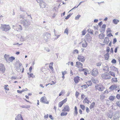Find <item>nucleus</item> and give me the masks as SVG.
Instances as JSON below:
<instances>
[{"label":"nucleus","mask_w":120,"mask_h":120,"mask_svg":"<svg viewBox=\"0 0 120 120\" xmlns=\"http://www.w3.org/2000/svg\"><path fill=\"white\" fill-rule=\"evenodd\" d=\"M101 65V63H98L97 64V66H99Z\"/></svg>","instance_id":"64"},{"label":"nucleus","mask_w":120,"mask_h":120,"mask_svg":"<svg viewBox=\"0 0 120 120\" xmlns=\"http://www.w3.org/2000/svg\"><path fill=\"white\" fill-rule=\"evenodd\" d=\"M70 15H68L65 18V19H68L70 17Z\"/></svg>","instance_id":"60"},{"label":"nucleus","mask_w":120,"mask_h":120,"mask_svg":"<svg viewBox=\"0 0 120 120\" xmlns=\"http://www.w3.org/2000/svg\"><path fill=\"white\" fill-rule=\"evenodd\" d=\"M111 31V30L110 28H108L106 30V32L107 33L110 32Z\"/></svg>","instance_id":"44"},{"label":"nucleus","mask_w":120,"mask_h":120,"mask_svg":"<svg viewBox=\"0 0 120 120\" xmlns=\"http://www.w3.org/2000/svg\"><path fill=\"white\" fill-rule=\"evenodd\" d=\"M21 107L22 108H28L30 107V105H22L21 106Z\"/></svg>","instance_id":"33"},{"label":"nucleus","mask_w":120,"mask_h":120,"mask_svg":"<svg viewBox=\"0 0 120 120\" xmlns=\"http://www.w3.org/2000/svg\"><path fill=\"white\" fill-rule=\"evenodd\" d=\"M15 59V58L13 56L9 57L8 59V60L10 62H11Z\"/></svg>","instance_id":"29"},{"label":"nucleus","mask_w":120,"mask_h":120,"mask_svg":"<svg viewBox=\"0 0 120 120\" xmlns=\"http://www.w3.org/2000/svg\"><path fill=\"white\" fill-rule=\"evenodd\" d=\"M78 113L77 109L76 106H75L74 107V110L73 113V114L74 116H76Z\"/></svg>","instance_id":"16"},{"label":"nucleus","mask_w":120,"mask_h":120,"mask_svg":"<svg viewBox=\"0 0 120 120\" xmlns=\"http://www.w3.org/2000/svg\"><path fill=\"white\" fill-rule=\"evenodd\" d=\"M76 66L79 68V70L81 71L83 70L82 68L83 64L79 62H77L76 63Z\"/></svg>","instance_id":"4"},{"label":"nucleus","mask_w":120,"mask_h":120,"mask_svg":"<svg viewBox=\"0 0 120 120\" xmlns=\"http://www.w3.org/2000/svg\"><path fill=\"white\" fill-rule=\"evenodd\" d=\"M74 54H78L79 53L78 50L77 49H75L72 52Z\"/></svg>","instance_id":"35"},{"label":"nucleus","mask_w":120,"mask_h":120,"mask_svg":"<svg viewBox=\"0 0 120 120\" xmlns=\"http://www.w3.org/2000/svg\"><path fill=\"white\" fill-rule=\"evenodd\" d=\"M82 43V46L83 47H86L87 45V43L85 40H83L81 42Z\"/></svg>","instance_id":"15"},{"label":"nucleus","mask_w":120,"mask_h":120,"mask_svg":"<svg viewBox=\"0 0 120 120\" xmlns=\"http://www.w3.org/2000/svg\"><path fill=\"white\" fill-rule=\"evenodd\" d=\"M86 83L88 86H91L92 84V82L90 80L88 81Z\"/></svg>","instance_id":"28"},{"label":"nucleus","mask_w":120,"mask_h":120,"mask_svg":"<svg viewBox=\"0 0 120 120\" xmlns=\"http://www.w3.org/2000/svg\"><path fill=\"white\" fill-rule=\"evenodd\" d=\"M48 114H47L46 115H45L44 116V117L45 119L47 118H48Z\"/></svg>","instance_id":"56"},{"label":"nucleus","mask_w":120,"mask_h":120,"mask_svg":"<svg viewBox=\"0 0 120 120\" xmlns=\"http://www.w3.org/2000/svg\"><path fill=\"white\" fill-rule=\"evenodd\" d=\"M107 36L109 37H110L111 36H112L113 35L111 33H110L107 35Z\"/></svg>","instance_id":"55"},{"label":"nucleus","mask_w":120,"mask_h":120,"mask_svg":"<svg viewBox=\"0 0 120 120\" xmlns=\"http://www.w3.org/2000/svg\"><path fill=\"white\" fill-rule=\"evenodd\" d=\"M116 104L117 106L120 107V102L117 101L116 102Z\"/></svg>","instance_id":"54"},{"label":"nucleus","mask_w":120,"mask_h":120,"mask_svg":"<svg viewBox=\"0 0 120 120\" xmlns=\"http://www.w3.org/2000/svg\"><path fill=\"white\" fill-rule=\"evenodd\" d=\"M80 80V77L78 76L75 77L74 79V81L76 83H78Z\"/></svg>","instance_id":"14"},{"label":"nucleus","mask_w":120,"mask_h":120,"mask_svg":"<svg viewBox=\"0 0 120 120\" xmlns=\"http://www.w3.org/2000/svg\"><path fill=\"white\" fill-rule=\"evenodd\" d=\"M63 75H64L67 73V71H66L62 72Z\"/></svg>","instance_id":"46"},{"label":"nucleus","mask_w":120,"mask_h":120,"mask_svg":"<svg viewBox=\"0 0 120 120\" xmlns=\"http://www.w3.org/2000/svg\"><path fill=\"white\" fill-rule=\"evenodd\" d=\"M117 87L116 85H113L111 86L109 88V89L110 90V91H112L114 90Z\"/></svg>","instance_id":"13"},{"label":"nucleus","mask_w":120,"mask_h":120,"mask_svg":"<svg viewBox=\"0 0 120 120\" xmlns=\"http://www.w3.org/2000/svg\"><path fill=\"white\" fill-rule=\"evenodd\" d=\"M21 23L24 26L26 27L29 24L30 22L27 20H24L22 21L21 20Z\"/></svg>","instance_id":"8"},{"label":"nucleus","mask_w":120,"mask_h":120,"mask_svg":"<svg viewBox=\"0 0 120 120\" xmlns=\"http://www.w3.org/2000/svg\"><path fill=\"white\" fill-rule=\"evenodd\" d=\"M119 20L116 19H115L113 20V22L115 24H117L118 22H119Z\"/></svg>","instance_id":"26"},{"label":"nucleus","mask_w":120,"mask_h":120,"mask_svg":"<svg viewBox=\"0 0 120 120\" xmlns=\"http://www.w3.org/2000/svg\"><path fill=\"white\" fill-rule=\"evenodd\" d=\"M20 18L23 19L24 18V15H21L20 16Z\"/></svg>","instance_id":"62"},{"label":"nucleus","mask_w":120,"mask_h":120,"mask_svg":"<svg viewBox=\"0 0 120 120\" xmlns=\"http://www.w3.org/2000/svg\"><path fill=\"white\" fill-rule=\"evenodd\" d=\"M95 88L96 90H97L100 91H103L105 88V87L101 84L96 85Z\"/></svg>","instance_id":"1"},{"label":"nucleus","mask_w":120,"mask_h":120,"mask_svg":"<svg viewBox=\"0 0 120 120\" xmlns=\"http://www.w3.org/2000/svg\"><path fill=\"white\" fill-rule=\"evenodd\" d=\"M111 62L113 64H115L116 62V61L115 59H113L112 60Z\"/></svg>","instance_id":"42"},{"label":"nucleus","mask_w":120,"mask_h":120,"mask_svg":"<svg viewBox=\"0 0 120 120\" xmlns=\"http://www.w3.org/2000/svg\"><path fill=\"white\" fill-rule=\"evenodd\" d=\"M105 97V96L104 95H101L100 96L101 98L102 99H104Z\"/></svg>","instance_id":"43"},{"label":"nucleus","mask_w":120,"mask_h":120,"mask_svg":"<svg viewBox=\"0 0 120 120\" xmlns=\"http://www.w3.org/2000/svg\"><path fill=\"white\" fill-rule=\"evenodd\" d=\"M79 94V93L78 91H76L75 93V96L77 98H78Z\"/></svg>","instance_id":"39"},{"label":"nucleus","mask_w":120,"mask_h":120,"mask_svg":"<svg viewBox=\"0 0 120 120\" xmlns=\"http://www.w3.org/2000/svg\"><path fill=\"white\" fill-rule=\"evenodd\" d=\"M28 90V89L27 88H26L25 89H23L22 90V92L25 91H26Z\"/></svg>","instance_id":"59"},{"label":"nucleus","mask_w":120,"mask_h":120,"mask_svg":"<svg viewBox=\"0 0 120 120\" xmlns=\"http://www.w3.org/2000/svg\"><path fill=\"white\" fill-rule=\"evenodd\" d=\"M5 70V68L4 65L2 64H0V71H1L2 73H4Z\"/></svg>","instance_id":"12"},{"label":"nucleus","mask_w":120,"mask_h":120,"mask_svg":"<svg viewBox=\"0 0 120 120\" xmlns=\"http://www.w3.org/2000/svg\"><path fill=\"white\" fill-rule=\"evenodd\" d=\"M98 36L100 39H103L104 38L105 34H100Z\"/></svg>","instance_id":"22"},{"label":"nucleus","mask_w":120,"mask_h":120,"mask_svg":"<svg viewBox=\"0 0 120 120\" xmlns=\"http://www.w3.org/2000/svg\"><path fill=\"white\" fill-rule=\"evenodd\" d=\"M110 70L112 71H114L116 72L117 73H119V71L117 68L115 66H111L110 67Z\"/></svg>","instance_id":"10"},{"label":"nucleus","mask_w":120,"mask_h":120,"mask_svg":"<svg viewBox=\"0 0 120 120\" xmlns=\"http://www.w3.org/2000/svg\"><path fill=\"white\" fill-rule=\"evenodd\" d=\"M0 28L3 31L5 32L8 31L10 29V27L9 25H3Z\"/></svg>","instance_id":"2"},{"label":"nucleus","mask_w":120,"mask_h":120,"mask_svg":"<svg viewBox=\"0 0 120 120\" xmlns=\"http://www.w3.org/2000/svg\"><path fill=\"white\" fill-rule=\"evenodd\" d=\"M106 26V25L105 24H103L102 25V28L103 29V31H104L105 30V29Z\"/></svg>","instance_id":"38"},{"label":"nucleus","mask_w":120,"mask_h":120,"mask_svg":"<svg viewBox=\"0 0 120 120\" xmlns=\"http://www.w3.org/2000/svg\"><path fill=\"white\" fill-rule=\"evenodd\" d=\"M67 98H66L62 101L58 103V106L59 108H61L63 105L67 101Z\"/></svg>","instance_id":"6"},{"label":"nucleus","mask_w":120,"mask_h":120,"mask_svg":"<svg viewBox=\"0 0 120 120\" xmlns=\"http://www.w3.org/2000/svg\"><path fill=\"white\" fill-rule=\"evenodd\" d=\"M109 54L108 53H107L104 56L105 59L106 60H108L109 58Z\"/></svg>","instance_id":"23"},{"label":"nucleus","mask_w":120,"mask_h":120,"mask_svg":"<svg viewBox=\"0 0 120 120\" xmlns=\"http://www.w3.org/2000/svg\"><path fill=\"white\" fill-rule=\"evenodd\" d=\"M86 33V30H84L82 31V35H85Z\"/></svg>","instance_id":"40"},{"label":"nucleus","mask_w":120,"mask_h":120,"mask_svg":"<svg viewBox=\"0 0 120 120\" xmlns=\"http://www.w3.org/2000/svg\"><path fill=\"white\" fill-rule=\"evenodd\" d=\"M95 103L94 102H92L90 105V109H92V108H94L95 105Z\"/></svg>","instance_id":"32"},{"label":"nucleus","mask_w":120,"mask_h":120,"mask_svg":"<svg viewBox=\"0 0 120 120\" xmlns=\"http://www.w3.org/2000/svg\"><path fill=\"white\" fill-rule=\"evenodd\" d=\"M83 103H86L88 104L89 102V101L88 99L86 97L83 101Z\"/></svg>","instance_id":"25"},{"label":"nucleus","mask_w":120,"mask_h":120,"mask_svg":"<svg viewBox=\"0 0 120 120\" xmlns=\"http://www.w3.org/2000/svg\"><path fill=\"white\" fill-rule=\"evenodd\" d=\"M80 106L81 109L83 110H84L85 109V107L84 105L80 104Z\"/></svg>","instance_id":"34"},{"label":"nucleus","mask_w":120,"mask_h":120,"mask_svg":"<svg viewBox=\"0 0 120 120\" xmlns=\"http://www.w3.org/2000/svg\"><path fill=\"white\" fill-rule=\"evenodd\" d=\"M79 112L80 114H82V111L81 109H80L79 110Z\"/></svg>","instance_id":"58"},{"label":"nucleus","mask_w":120,"mask_h":120,"mask_svg":"<svg viewBox=\"0 0 120 120\" xmlns=\"http://www.w3.org/2000/svg\"><path fill=\"white\" fill-rule=\"evenodd\" d=\"M109 38L108 37H105V38L104 43H105L108 44L109 43Z\"/></svg>","instance_id":"17"},{"label":"nucleus","mask_w":120,"mask_h":120,"mask_svg":"<svg viewBox=\"0 0 120 120\" xmlns=\"http://www.w3.org/2000/svg\"><path fill=\"white\" fill-rule=\"evenodd\" d=\"M40 101L44 103L48 104L49 103V101H48L47 99L45 97H42L40 99Z\"/></svg>","instance_id":"5"},{"label":"nucleus","mask_w":120,"mask_h":120,"mask_svg":"<svg viewBox=\"0 0 120 120\" xmlns=\"http://www.w3.org/2000/svg\"><path fill=\"white\" fill-rule=\"evenodd\" d=\"M116 38H114L113 40V44H114L116 42Z\"/></svg>","instance_id":"51"},{"label":"nucleus","mask_w":120,"mask_h":120,"mask_svg":"<svg viewBox=\"0 0 120 120\" xmlns=\"http://www.w3.org/2000/svg\"><path fill=\"white\" fill-rule=\"evenodd\" d=\"M115 96H110L109 98V99L111 101H112L115 99Z\"/></svg>","instance_id":"19"},{"label":"nucleus","mask_w":120,"mask_h":120,"mask_svg":"<svg viewBox=\"0 0 120 120\" xmlns=\"http://www.w3.org/2000/svg\"><path fill=\"white\" fill-rule=\"evenodd\" d=\"M98 70L96 68L94 69L92 71L91 75L93 76H95L98 75Z\"/></svg>","instance_id":"9"},{"label":"nucleus","mask_w":120,"mask_h":120,"mask_svg":"<svg viewBox=\"0 0 120 120\" xmlns=\"http://www.w3.org/2000/svg\"><path fill=\"white\" fill-rule=\"evenodd\" d=\"M68 29L67 28H66L64 31V33H66L68 34Z\"/></svg>","instance_id":"48"},{"label":"nucleus","mask_w":120,"mask_h":120,"mask_svg":"<svg viewBox=\"0 0 120 120\" xmlns=\"http://www.w3.org/2000/svg\"><path fill=\"white\" fill-rule=\"evenodd\" d=\"M101 77L103 79H111V77L109 75V73L107 72L102 74Z\"/></svg>","instance_id":"3"},{"label":"nucleus","mask_w":120,"mask_h":120,"mask_svg":"<svg viewBox=\"0 0 120 120\" xmlns=\"http://www.w3.org/2000/svg\"><path fill=\"white\" fill-rule=\"evenodd\" d=\"M17 92L19 93H22V90H17Z\"/></svg>","instance_id":"63"},{"label":"nucleus","mask_w":120,"mask_h":120,"mask_svg":"<svg viewBox=\"0 0 120 120\" xmlns=\"http://www.w3.org/2000/svg\"><path fill=\"white\" fill-rule=\"evenodd\" d=\"M86 112L88 113H89L90 112V110L88 107H86Z\"/></svg>","instance_id":"49"},{"label":"nucleus","mask_w":120,"mask_h":120,"mask_svg":"<svg viewBox=\"0 0 120 120\" xmlns=\"http://www.w3.org/2000/svg\"><path fill=\"white\" fill-rule=\"evenodd\" d=\"M4 57L5 58H8L9 57V55H7L6 54H5L4 55Z\"/></svg>","instance_id":"52"},{"label":"nucleus","mask_w":120,"mask_h":120,"mask_svg":"<svg viewBox=\"0 0 120 120\" xmlns=\"http://www.w3.org/2000/svg\"><path fill=\"white\" fill-rule=\"evenodd\" d=\"M106 50V52H107V53H109V52L110 50V48L109 47H107V48Z\"/></svg>","instance_id":"47"},{"label":"nucleus","mask_w":120,"mask_h":120,"mask_svg":"<svg viewBox=\"0 0 120 120\" xmlns=\"http://www.w3.org/2000/svg\"><path fill=\"white\" fill-rule=\"evenodd\" d=\"M65 112H62L60 113V116H66L68 114V113Z\"/></svg>","instance_id":"24"},{"label":"nucleus","mask_w":120,"mask_h":120,"mask_svg":"<svg viewBox=\"0 0 120 120\" xmlns=\"http://www.w3.org/2000/svg\"><path fill=\"white\" fill-rule=\"evenodd\" d=\"M17 117L18 120H23L22 118L20 115L17 116Z\"/></svg>","instance_id":"31"},{"label":"nucleus","mask_w":120,"mask_h":120,"mask_svg":"<svg viewBox=\"0 0 120 120\" xmlns=\"http://www.w3.org/2000/svg\"><path fill=\"white\" fill-rule=\"evenodd\" d=\"M40 5L41 8H45V3H41L40 4Z\"/></svg>","instance_id":"27"},{"label":"nucleus","mask_w":120,"mask_h":120,"mask_svg":"<svg viewBox=\"0 0 120 120\" xmlns=\"http://www.w3.org/2000/svg\"><path fill=\"white\" fill-rule=\"evenodd\" d=\"M103 70L105 71H108L109 70V68L108 66H105L104 67Z\"/></svg>","instance_id":"41"},{"label":"nucleus","mask_w":120,"mask_h":120,"mask_svg":"<svg viewBox=\"0 0 120 120\" xmlns=\"http://www.w3.org/2000/svg\"><path fill=\"white\" fill-rule=\"evenodd\" d=\"M81 15H77L75 17V19L76 20H78L79 18L81 17Z\"/></svg>","instance_id":"37"},{"label":"nucleus","mask_w":120,"mask_h":120,"mask_svg":"<svg viewBox=\"0 0 120 120\" xmlns=\"http://www.w3.org/2000/svg\"><path fill=\"white\" fill-rule=\"evenodd\" d=\"M109 75H111L112 76L115 77V72H113L112 71H110L109 72Z\"/></svg>","instance_id":"20"},{"label":"nucleus","mask_w":120,"mask_h":120,"mask_svg":"<svg viewBox=\"0 0 120 120\" xmlns=\"http://www.w3.org/2000/svg\"><path fill=\"white\" fill-rule=\"evenodd\" d=\"M81 87L82 89V90H83L84 89H86V88H87V86L86 85L84 84V85H82L81 86Z\"/></svg>","instance_id":"30"},{"label":"nucleus","mask_w":120,"mask_h":120,"mask_svg":"<svg viewBox=\"0 0 120 120\" xmlns=\"http://www.w3.org/2000/svg\"><path fill=\"white\" fill-rule=\"evenodd\" d=\"M64 94V92L63 90L61 91V92L60 93L59 96H60Z\"/></svg>","instance_id":"50"},{"label":"nucleus","mask_w":120,"mask_h":120,"mask_svg":"<svg viewBox=\"0 0 120 120\" xmlns=\"http://www.w3.org/2000/svg\"><path fill=\"white\" fill-rule=\"evenodd\" d=\"M49 117L51 120H53L54 119V118L52 116V115H50L49 116Z\"/></svg>","instance_id":"57"},{"label":"nucleus","mask_w":120,"mask_h":120,"mask_svg":"<svg viewBox=\"0 0 120 120\" xmlns=\"http://www.w3.org/2000/svg\"><path fill=\"white\" fill-rule=\"evenodd\" d=\"M109 93V91H108L107 90H105V91H104L103 93V94H105L106 95L107 94H108Z\"/></svg>","instance_id":"36"},{"label":"nucleus","mask_w":120,"mask_h":120,"mask_svg":"<svg viewBox=\"0 0 120 120\" xmlns=\"http://www.w3.org/2000/svg\"><path fill=\"white\" fill-rule=\"evenodd\" d=\"M111 81L112 82H117L118 81L117 78L115 77L113 78L112 79Z\"/></svg>","instance_id":"21"},{"label":"nucleus","mask_w":120,"mask_h":120,"mask_svg":"<svg viewBox=\"0 0 120 120\" xmlns=\"http://www.w3.org/2000/svg\"><path fill=\"white\" fill-rule=\"evenodd\" d=\"M53 63L52 62L50 63L49 66V68L53 72L54 69L52 67V66L53 64Z\"/></svg>","instance_id":"18"},{"label":"nucleus","mask_w":120,"mask_h":120,"mask_svg":"<svg viewBox=\"0 0 120 120\" xmlns=\"http://www.w3.org/2000/svg\"><path fill=\"white\" fill-rule=\"evenodd\" d=\"M18 27L19 29V30H22V27L21 25H19Z\"/></svg>","instance_id":"61"},{"label":"nucleus","mask_w":120,"mask_h":120,"mask_svg":"<svg viewBox=\"0 0 120 120\" xmlns=\"http://www.w3.org/2000/svg\"><path fill=\"white\" fill-rule=\"evenodd\" d=\"M116 98L118 99H120V95L119 94H117L116 96Z\"/></svg>","instance_id":"45"},{"label":"nucleus","mask_w":120,"mask_h":120,"mask_svg":"<svg viewBox=\"0 0 120 120\" xmlns=\"http://www.w3.org/2000/svg\"><path fill=\"white\" fill-rule=\"evenodd\" d=\"M85 97V96L84 95V94H82L81 95V99H83L84 97Z\"/></svg>","instance_id":"53"},{"label":"nucleus","mask_w":120,"mask_h":120,"mask_svg":"<svg viewBox=\"0 0 120 120\" xmlns=\"http://www.w3.org/2000/svg\"><path fill=\"white\" fill-rule=\"evenodd\" d=\"M77 59L79 61L82 62H84L85 60V57L81 55H79L78 56Z\"/></svg>","instance_id":"11"},{"label":"nucleus","mask_w":120,"mask_h":120,"mask_svg":"<svg viewBox=\"0 0 120 120\" xmlns=\"http://www.w3.org/2000/svg\"><path fill=\"white\" fill-rule=\"evenodd\" d=\"M70 110L69 106L68 105H66L64 106L63 109L62 110V112H69Z\"/></svg>","instance_id":"7"}]
</instances>
